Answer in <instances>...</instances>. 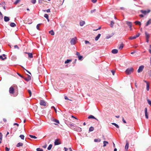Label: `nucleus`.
Segmentation results:
<instances>
[{
    "label": "nucleus",
    "mask_w": 151,
    "mask_h": 151,
    "mask_svg": "<svg viewBox=\"0 0 151 151\" xmlns=\"http://www.w3.org/2000/svg\"><path fill=\"white\" fill-rule=\"evenodd\" d=\"M132 68H127L125 71L126 73L127 74H129L133 71Z\"/></svg>",
    "instance_id": "1"
},
{
    "label": "nucleus",
    "mask_w": 151,
    "mask_h": 151,
    "mask_svg": "<svg viewBox=\"0 0 151 151\" xmlns=\"http://www.w3.org/2000/svg\"><path fill=\"white\" fill-rule=\"evenodd\" d=\"M140 12L144 15H146L150 12V9L147 10H141L140 11Z\"/></svg>",
    "instance_id": "2"
},
{
    "label": "nucleus",
    "mask_w": 151,
    "mask_h": 151,
    "mask_svg": "<svg viewBox=\"0 0 151 151\" xmlns=\"http://www.w3.org/2000/svg\"><path fill=\"white\" fill-rule=\"evenodd\" d=\"M145 34L146 39V42L148 43L149 41V39L150 37V35L148 34L147 32H145Z\"/></svg>",
    "instance_id": "3"
},
{
    "label": "nucleus",
    "mask_w": 151,
    "mask_h": 151,
    "mask_svg": "<svg viewBox=\"0 0 151 151\" xmlns=\"http://www.w3.org/2000/svg\"><path fill=\"white\" fill-rule=\"evenodd\" d=\"M76 39L77 38L76 37L71 39L70 41V43L71 45H74L76 43Z\"/></svg>",
    "instance_id": "4"
},
{
    "label": "nucleus",
    "mask_w": 151,
    "mask_h": 151,
    "mask_svg": "<svg viewBox=\"0 0 151 151\" xmlns=\"http://www.w3.org/2000/svg\"><path fill=\"white\" fill-rule=\"evenodd\" d=\"M40 105L44 106H46V102L43 100H40Z\"/></svg>",
    "instance_id": "5"
},
{
    "label": "nucleus",
    "mask_w": 151,
    "mask_h": 151,
    "mask_svg": "<svg viewBox=\"0 0 151 151\" xmlns=\"http://www.w3.org/2000/svg\"><path fill=\"white\" fill-rule=\"evenodd\" d=\"M144 68V66L143 65H142L139 67V68L137 70V72L138 73L142 72L143 69Z\"/></svg>",
    "instance_id": "6"
},
{
    "label": "nucleus",
    "mask_w": 151,
    "mask_h": 151,
    "mask_svg": "<svg viewBox=\"0 0 151 151\" xmlns=\"http://www.w3.org/2000/svg\"><path fill=\"white\" fill-rule=\"evenodd\" d=\"M61 144V143L59 141V139H56L55 140V142H54V145H59L60 144Z\"/></svg>",
    "instance_id": "7"
},
{
    "label": "nucleus",
    "mask_w": 151,
    "mask_h": 151,
    "mask_svg": "<svg viewBox=\"0 0 151 151\" xmlns=\"http://www.w3.org/2000/svg\"><path fill=\"white\" fill-rule=\"evenodd\" d=\"M14 88L12 87H11L9 89V93H10L13 94L14 93Z\"/></svg>",
    "instance_id": "8"
},
{
    "label": "nucleus",
    "mask_w": 151,
    "mask_h": 151,
    "mask_svg": "<svg viewBox=\"0 0 151 151\" xmlns=\"http://www.w3.org/2000/svg\"><path fill=\"white\" fill-rule=\"evenodd\" d=\"M23 78L27 81H29L31 79V76L28 75L27 78H25L24 77Z\"/></svg>",
    "instance_id": "9"
},
{
    "label": "nucleus",
    "mask_w": 151,
    "mask_h": 151,
    "mask_svg": "<svg viewBox=\"0 0 151 151\" xmlns=\"http://www.w3.org/2000/svg\"><path fill=\"white\" fill-rule=\"evenodd\" d=\"M151 24V19H149V20L146 23L145 26V28L146 29L147 27L149 24Z\"/></svg>",
    "instance_id": "10"
},
{
    "label": "nucleus",
    "mask_w": 151,
    "mask_h": 151,
    "mask_svg": "<svg viewBox=\"0 0 151 151\" xmlns=\"http://www.w3.org/2000/svg\"><path fill=\"white\" fill-rule=\"evenodd\" d=\"M25 53L27 54L28 55V58H32L33 57V55L32 53H30L28 52H25Z\"/></svg>",
    "instance_id": "11"
},
{
    "label": "nucleus",
    "mask_w": 151,
    "mask_h": 151,
    "mask_svg": "<svg viewBox=\"0 0 151 151\" xmlns=\"http://www.w3.org/2000/svg\"><path fill=\"white\" fill-rule=\"evenodd\" d=\"M145 117H146V118L148 119V113H147V108H146L145 109Z\"/></svg>",
    "instance_id": "12"
},
{
    "label": "nucleus",
    "mask_w": 151,
    "mask_h": 151,
    "mask_svg": "<svg viewBox=\"0 0 151 151\" xmlns=\"http://www.w3.org/2000/svg\"><path fill=\"white\" fill-rule=\"evenodd\" d=\"M85 24V22L84 21L81 20L80 21L79 24L81 26H83Z\"/></svg>",
    "instance_id": "13"
},
{
    "label": "nucleus",
    "mask_w": 151,
    "mask_h": 151,
    "mask_svg": "<svg viewBox=\"0 0 151 151\" xmlns=\"http://www.w3.org/2000/svg\"><path fill=\"white\" fill-rule=\"evenodd\" d=\"M129 142L127 141L126 142V145L125 146V150H126V151H127V150L129 147Z\"/></svg>",
    "instance_id": "14"
},
{
    "label": "nucleus",
    "mask_w": 151,
    "mask_h": 151,
    "mask_svg": "<svg viewBox=\"0 0 151 151\" xmlns=\"http://www.w3.org/2000/svg\"><path fill=\"white\" fill-rule=\"evenodd\" d=\"M126 24L129 27V28H131L132 27V23L130 22L127 21L126 22Z\"/></svg>",
    "instance_id": "15"
},
{
    "label": "nucleus",
    "mask_w": 151,
    "mask_h": 151,
    "mask_svg": "<svg viewBox=\"0 0 151 151\" xmlns=\"http://www.w3.org/2000/svg\"><path fill=\"white\" fill-rule=\"evenodd\" d=\"M118 50L116 49H114L112 50L111 52L114 54H116L118 53Z\"/></svg>",
    "instance_id": "16"
},
{
    "label": "nucleus",
    "mask_w": 151,
    "mask_h": 151,
    "mask_svg": "<svg viewBox=\"0 0 151 151\" xmlns=\"http://www.w3.org/2000/svg\"><path fill=\"white\" fill-rule=\"evenodd\" d=\"M88 118L89 119H91V118L95 119H96V120H97V121H98V119H97L94 116H93L92 115H90L88 117Z\"/></svg>",
    "instance_id": "17"
},
{
    "label": "nucleus",
    "mask_w": 151,
    "mask_h": 151,
    "mask_svg": "<svg viewBox=\"0 0 151 151\" xmlns=\"http://www.w3.org/2000/svg\"><path fill=\"white\" fill-rule=\"evenodd\" d=\"M114 35V33H112L110 35H108L106 37V38L107 39H108L110 38H111L112 36Z\"/></svg>",
    "instance_id": "18"
},
{
    "label": "nucleus",
    "mask_w": 151,
    "mask_h": 151,
    "mask_svg": "<svg viewBox=\"0 0 151 151\" xmlns=\"http://www.w3.org/2000/svg\"><path fill=\"white\" fill-rule=\"evenodd\" d=\"M4 20L6 22H7L9 20V18L8 17L5 16L4 17Z\"/></svg>",
    "instance_id": "19"
},
{
    "label": "nucleus",
    "mask_w": 151,
    "mask_h": 151,
    "mask_svg": "<svg viewBox=\"0 0 151 151\" xmlns=\"http://www.w3.org/2000/svg\"><path fill=\"white\" fill-rule=\"evenodd\" d=\"M145 82L147 84V87L146 89L147 91H149V85L148 83L146 81H145Z\"/></svg>",
    "instance_id": "20"
},
{
    "label": "nucleus",
    "mask_w": 151,
    "mask_h": 151,
    "mask_svg": "<svg viewBox=\"0 0 151 151\" xmlns=\"http://www.w3.org/2000/svg\"><path fill=\"white\" fill-rule=\"evenodd\" d=\"M101 35L100 34H99L97 36L95 37V40L97 41L100 37Z\"/></svg>",
    "instance_id": "21"
},
{
    "label": "nucleus",
    "mask_w": 151,
    "mask_h": 151,
    "mask_svg": "<svg viewBox=\"0 0 151 151\" xmlns=\"http://www.w3.org/2000/svg\"><path fill=\"white\" fill-rule=\"evenodd\" d=\"M74 129H75L78 132H80L81 131V128L78 127H76L75 128H74Z\"/></svg>",
    "instance_id": "22"
},
{
    "label": "nucleus",
    "mask_w": 151,
    "mask_h": 151,
    "mask_svg": "<svg viewBox=\"0 0 151 151\" xmlns=\"http://www.w3.org/2000/svg\"><path fill=\"white\" fill-rule=\"evenodd\" d=\"M23 145V144L22 143L19 142L18 143L16 146L17 147H19L20 146H22Z\"/></svg>",
    "instance_id": "23"
},
{
    "label": "nucleus",
    "mask_w": 151,
    "mask_h": 151,
    "mask_svg": "<svg viewBox=\"0 0 151 151\" xmlns=\"http://www.w3.org/2000/svg\"><path fill=\"white\" fill-rule=\"evenodd\" d=\"M10 26L12 27H14L16 26V25L14 23L12 22L10 24Z\"/></svg>",
    "instance_id": "24"
},
{
    "label": "nucleus",
    "mask_w": 151,
    "mask_h": 151,
    "mask_svg": "<svg viewBox=\"0 0 151 151\" xmlns=\"http://www.w3.org/2000/svg\"><path fill=\"white\" fill-rule=\"evenodd\" d=\"M114 21H111L110 24V27L111 28H112L113 27V26H114Z\"/></svg>",
    "instance_id": "25"
},
{
    "label": "nucleus",
    "mask_w": 151,
    "mask_h": 151,
    "mask_svg": "<svg viewBox=\"0 0 151 151\" xmlns=\"http://www.w3.org/2000/svg\"><path fill=\"white\" fill-rule=\"evenodd\" d=\"M109 143L107 141H104L103 142V147H105L107 144H108Z\"/></svg>",
    "instance_id": "26"
},
{
    "label": "nucleus",
    "mask_w": 151,
    "mask_h": 151,
    "mask_svg": "<svg viewBox=\"0 0 151 151\" xmlns=\"http://www.w3.org/2000/svg\"><path fill=\"white\" fill-rule=\"evenodd\" d=\"M134 23L136 25H141V22L138 21H136Z\"/></svg>",
    "instance_id": "27"
},
{
    "label": "nucleus",
    "mask_w": 151,
    "mask_h": 151,
    "mask_svg": "<svg viewBox=\"0 0 151 151\" xmlns=\"http://www.w3.org/2000/svg\"><path fill=\"white\" fill-rule=\"evenodd\" d=\"M72 61V60L71 59H67L66 60L65 62V64H67L69 63L70 62Z\"/></svg>",
    "instance_id": "28"
},
{
    "label": "nucleus",
    "mask_w": 151,
    "mask_h": 151,
    "mask_svg": "<svg viewBox=\"0 0 151 151\" xmlns=\"http://www.w3.org/2000/svg\"><path fill=\"white\" fill-rule=\"evenodd\" d=\"M49 33L52 35H54L55 34L53 30H51L49 31Z\"/></svg>",
    "instance_id": "29"
},
{
    "label": "nucleus",
    "mask_w": 151,
    "mask_h": 151,
    "mask_svg": "<svg viewBox=\"0 0 151 151\" xmlns=\"http://www.w3.org/2000/svg\"><path fill=\"white\" fill-rule=\"evenodd\" d=\"M94 127H91L89 128V131L90 132L93 131L94 130Z\"/></svg>",
    "instance_id": "30"
},
{
    "label": "nucleus",
    "mask_w": 151,
    "mask_h": 151,
    "mask_svg": "<svg viewBox=\"0 0 151 151\" xmlns=\"http://www.w3.org/2000/svg\"><path fill=\"white\" fill-rule=\"evenodd\" d=\"M111 124L114 125L115 127H116L117 128H119V126L118 125L114 123H112Z\"/></svg>",
    "instance_id": "31"
},
{
    "label": "nucleus",
    "mask_w": 151,
    "mask_h": 151,
    "mask_svg": "<svg viewBox=\"0 0 151 151\" xmlns=\"http://www.w3.org/2000/svg\"><path fill=\"white\" fill-rule=\"evenodd\" d=\"M136 38L135 36L133 37H130L129 38V39L131 40H133Z\"/></svg>",
    "instance_id": "32"
},
{
    "label": "nucleus",
    "mask_w": 151,
    "mask_h": 151,
    "mask_svg": "<svg viewBox=\"0 0 151 151\" xmlns=\"http://www.w3.org/2000/svg\"><path fill=\"white\" fill-rule=\"evenodd\" d=\"M123 47V44H121L120 45V46L118 47L119 49H122Z\"/></svg>",
    "instance_id": "33"
},
{
    "label": "nucleus",
    "mask_w": 151,
    "mask_h": 151,
    "mask_svg": "<svg viewBox=\"0 0 151 151\" xmlns=\"http://www.w3.org/2000/svg\"><path fill=\"white\" fill-rule=\"evenodd\" d=\"M101 141V139H94V141L95 142H100Z\"/></svg>",
    "instance_id": "34"
},
{
    "label": "nucleus",
    "mask_w": 151,
    "mask_h": 151,
    "mask_svg": "<svg viewBox=\"0 0 151 151\" xmlns=\"http://www.w3.org/2000/svg\"><path fill=\"white\" fill-rule=\"evenodd\" d=\"M52 147V145H51V144L50 145L47 147V150H50Z\"/></svg>",
    "instance_id": "35"
},
{
    "label": "nucleus",
    "mask_w": 151,
    "mask_h": 151,
    "mask_svg": "<svg viewBox=\"0 0 151 151\" xmlns=\"http://www.w3.org/2000/svg\"><path fill=\"white\" fill-rule=\"evenodd\" d=\"M43 11L44 12H46L47 13L50 12V9H48L47 10H43Z\"/></svg>",
    "instance_id": "36"
},
{
    "label": "nucleus",
    "mask_w": 151,
    "mask_h": 151,
    "mask_svg": "<svg viewBox=\"0 0 151 151\" xmlns=\"http://www.w3.org/2000/svg\"><path fill=\"white\" fill-rule=\"evenodd\" d=\"M29 136L32 138L33 139H36L37 137L35 136L31 135H29Z\"/></svg>",
    "instance_id": "37"
},
{
    "label": "nucleus",
    "mask_w": 151,
    "mask_h": 151,
    "mask_svg": "<svg viewBox=\"0 0 151 151\" xmlns=\"http://www.w3.org/2000/svg\"><path fill=\"white\" fill-rule=\"evenodd\" d=\"M5 5L6 4L4 2H3L1 3H0V5H1L2 7L3 6Z\"/></svg>",
    "instance_id": "38"
},
{
    "label": "nucleus",
    "mask_w": 151,
    "mask_h": 151,
    "mask_svg": "<svg viewBox=\"0 0 151 151\" xmlns=\"http://www.w3.org/2000/svg\"><path fill=\"white\" fill-rule=\"evenodd\" d=\"M19 137L21 138L22 139H24V136L23 135L21 134L20 135Z\"/></svg>",
    "instance_id": "39"
},
{
    "label": "nucleus",
    "mask_w": 151,
    "mask_h": 151,
    "mask_svg": "<svg viewBox=\"0 0 151 151\" xmlns=\"http://www.w3.org/2000/svg\"><path fill=\"white\" fill-rule=\"evenodd\" d=\"M37 151H43V150L40 148H38L36 149Z\"/></svg>",
    "instance_id": "40"
},
{
    "label": "nucleus",
    "mask_w": 151,
    "mask_h": 151,
    "mask_svg": "<svg viewBox=\"0 0 151 151\" xmlns=\"http://www.w3.org/2000/svg\"><path fill=\"white\" fill-rule=\"evenodd\" d=\"M44 17H45L46 19H48V18H49L48 15L47 14H45L44 16Z\"/></svg>",
    "instance_id": "41"
},
{
    "label": "nucleus",
    "mask_w": 151,
    "mask_h": 151,
    "mask_svg": "<svg viewBox=\"0 0 151 151\" xmlns=\"http://www.w3.org/2000/svg\"><path fill=\"white\" fill-rule=\"evenodd\" d=\"M40 24H37V26H36L37 29L39 30H40V28H39V26H40Z\"/></svg>",
    "instance_id": "42"
},
{
    "label": "nucleus",
    "mask_w": 151,
    "mask_h": 151,
    "mask_svg": "<svg viewBox=\"0 0 151 151\" xmlns=\"http://www.w3.org/2000/svg\"><path fill=\"white\" fill-rule=\"evenodd\" d=\"M53 121L55 122H56V123H58V124H59V122L58 120L56 119H54Z\"/></svg>",
    "instance_id": "43"
},
{
    "label": "nucleus",
    "mask_w": 151,
    "mask_h": 151,
    "mask_svg": "<svg viewBox=\"0 0 151 151\" xmlns=\"http://www.w3.org/2000/svg\"><path fill=\"white\" fill-rule=\"evenodd\" d=\"M28 92L29 94V96L30 97L32 95V93H31V91L29 90H28Z\"/></svg>",
    "instance_id": "44"
},
{
    "label": "nucleus",
    "mask_w": 151,
    "mask_h": 151,
    "mask_svg": "<svg viewBox=\"0 0 151 151\" xmlns=\"http://www.w3.org/2000/svg\"><path fill=\"white\" fill-rule=\"evenodd\" d=\"M78 60H81L82 59L83 57L82 56H81L80 55V56H78Z\"/></svg>",
    "instance_id": "45"
},
{
    "label": "nucleus",
    "mask_w": 151,
    "mask_h": 151,
    "mask_svg": "<svg viewBox=\"0 0 151 151\" xmlns=\"http://www.w3.org/2000/svg\"><path fill=\"white\" fill-rule=\"evenodd\" d=\"M147 100L148 101V104L150 105L151 106V101L150 100L147 99Z\"/></svg>",
    "instance_id": "46"
},
{
    "label": "nucleus",
    "mask_w": 151,
    "mask_h": 151,
    "mask_svg": "<svg viewBox=\"0 0 151 151\" xmlns=\"http://www.w3.org/2000/svg\"><path fill=\"white\" fill-rule=\"evenodd\" d=\"M6 58L5 57L4 58H3L2 55H0V59L2 60H4L5 59H6Z\"/></svg>",
    "instance_id": "47"
},
{
    "label": "nucleus",
    "mask_w": 151,
    "mask_h": 151,
    "mask_svg": "<svg viewBox=\"0 0 151 151\" xmlns=\"http://www.w3.org/2000/svg\"><path fill=\"white\" fill-rule=\"evenodd\" d=\"M20 1V0H17L14 2V4H17Z\"/></svg>",
    "instance_id": "48"
},
{
    "label": "nucleus",
    "mask_w": 151,
    "mask_h": 151,
    "mask_svg": "<svg viewBox=\"0 0 151 151\" xmlns=\"http://www.w3.org/2000/svg\"><path fill=\"white\" fill-rule=\"evenodd\" d=\"M69 126H70V127H74V124L72 123H70L69 124Z\"/></svg>",
    "instance_id": "49"
},
{
    "label": "nucleus",
    "mask_w": 151,
    "mask_h": 151,
    "mask_svg": "<svg viewBox=\"0 0 151 151\" xmlns=\"http://www.w3.org/2000/svg\"><path fill=\"white\" fill-rule=\"evenodd\" d=\"M51 109H54V110H55V112H56V113L57 112V110L54 106H52L51 107Z\"/></svg>",
    "instance_id": "50"
},
{
    "label": "nucleus",
    "mask_w": 151,
    "mask_h": 151,
    "mask_svg": "<svg viewBox=\"0 0 151 151\" xmlns=\"http://www.w3.org/2000/svg\"><path fill=\"white\" fill-rule=\"evenodd\" d=\"M36 0H31V2L33 4H35L36 3Z\"/></svg>",
    "instance_id": "51"
},
{
    "label": "nucleus",
    "mask_w": 151,
    "mask_h": 151,
    "mask_svg": "<svg viewBox=\"0 0 151 151\" xmlns=\"http://www.w3.org/2000/svg\"><path fill=\"white\" fill-rule=\"evenodd\" d=\"M45 1V0H39V2L40 3H42Z\"/></svg>",
    "instance_id": "52"
},
{
    "label": "nucleus",
    "mask_w": 151,
    "mask_h": 151,
    "mask_svg": "<svg viewBox=\"0 0 151 151\" xmlns=\"http://www.w3.org/2000/svg\"><path fill=\"white\" fill-rule=\"evenodd\" d=\"M5 151H9V148H8L7 147H5Z\"/></svg>",
    "instance_id": "53"
},
{
    "label": "nucleus",
    "mask_w": 151,
    "mask_h": 151,
    "mask_svg": "<svg viewBox=\"0 0 151 151\" xmlns=\"http://www.w3.org/2000/svg\"><path fill=\"white\" fill-rule=\"evenodd\" d=\"M14 48H15V49L17 48V49H19V47H18V46L17 45H14Z\"/></svg>",
    "instance_id": "54"
},
{
    "label": "nucleus",
    "mask_w": 151,
    "mask_h": 151,
    "mask_svg": "<svg viewBox=\"0 0 151 151\" xmlns=\"http://www.w3.org/2000/svg\"><path fill=\"white\" fill-rule=\"evenodd\" d=\"M76 55L78 56V57L80 55V53L78 52H76Z\"/></svg>",
    "instance_id": "55"
},
{
    "label": "nucleus",
    "mask_w": 151,
    "mask_h": 151,
    "mask_svg": "<svg viewBox=\"0 0 151 151\" xmlns=\"http://www.w3.org/2000/svg\"><path fill=\"white\" fill-rule=\"evenodd\" d=\"M111 73H112L113 75H114L115 73V71L114 70H111Z\"/></svg>",
    "instance_id": "56"
},
{
    "label": "nucleus",
    "mask_w": 151,
    "mask_h": 151,
    "mask_svg": "<svg viewBox=\"0 0 151 151\" xmlns=\"http://www.w3.org/2000/svg\"><path fill=\"white\" fill-rule=\"evenodd\" d=\"M96 11V9H94L93 10H92L91 11V13H93L94 12Z\"/></svg>",
    "instance_id": "57"
},
{
    "label": "nucleus",
    "mask_w": 151,
    "mask_h": 151,
    "mask_svg": "<svg viewBox=\"0 0 151 151\" xmlns=\"http://www.w3.org/2000/svg\"><path fill=\"white\" fill-rule=\"evenodd\" d=\"M85 43L86 44H89L90 43V42L89 41H87V40H85Z\"/></svg>",
    "instance_id": "58"
},
{
    "label": "nucleus",
    "mask_w": 151,
    "mask_h": 151,
    "mask_svg": "<svg viewBox=\"0 0 151 151\" xmlns=\"http://www.w3.org/2000/svg\"><path fill=\"white\" fill-rule=\"evenodd\" d=\"M18 75L19 76H20V77H21V78H24V76H22V75H21L20 74H19V73H17Z\"/></svg>",
    "instance_id": "59"
},
{
    "label": "nucleus",
    "mask_w": 151,
    "mask_h": 151,
    "mask_svg": "<svg viewBox=\"0 0 151 151\" xmlns=\"http://www.w3.org/2000/svg\"><path fill=\"white\" fill-rule=\"evenodd\" d=\"M14 125H17V127H18L19 126V124H18V123H14Z\"/></svg>",
    "instance_id": "60"
},
{
    "label": "nucleus",
    "mask_w": 151,
    "mask_h": 151,
    "mask_svg": "<svg viewBox=\"0 0 151 151\" xmlns=\"http://www.w3.org/2000/svg\"><path fill=\"white\" fill-rule=\"evenodd\" d=\"M92 2L93 3H95L97 1V0H92Z\"/></svg>",
    "instance_id": "61"
},
{
    "label": "nucleus",
    "mask_w": 151,
    "mask_h": 151,
    "mask_svg": "<svg viewBox=\"0 0 151 151\" xmlns=\"http://www.w3.org/2000/svg\"><path fill=\"white\" fill-rule=\"evenodd\" d=\"M0 17H1V18H3V15L1 13L0 11Z\"/></svg>",
    "instance_id": "62"
},
{
    "label": "nucleus",
    "mask_w": 151,
    "mask_h": 151,
    "mask_svg": "<svg viewBox=\"0 0 151 151\" xmlns=\"http://www.w3.org/2000/svg\"><path fill=\"white\" fill-rule=\"evenodd\" d=\"M122 121H123V122L124 123H126V121H125V120H124V118H123V119H122Z\"/></svg>",
    "instance_id": "63"
},
{
    "label": "nucleus",
    "mask_w": 151,
    "mask_h": 151,
    "mask_svg": "<svg viewBox=\"0 0 151 151\" xmlns=\"http://www.w3.org/2000/svg\"><path fill=\"white\" fill-rule=\"evenodd\" d=\"M64 149L65 150V151H67L68 150V148H67L66 147H64Z\"/></svg>",
    "instance_id": "64"
}]
</instances>
